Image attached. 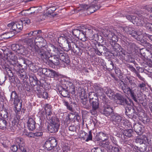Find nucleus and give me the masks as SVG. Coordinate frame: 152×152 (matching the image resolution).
Instances as JSON below:
<instances>
[{
    "mask_svg": "<svg viewBox=\"0 0 152 152\" xmlns=\"http://www.w3.org/2000/svg\"><path fill=\"white\" fill-rule=\"evenodd\" d=\"M50 56L51 57L49 58L48 61L50 63V66L53 65V64L57 66L59 65L60 62L62 67H65L70 63L69 58L68 56L64 53V51L60 49L56 48L53 45H52L50 49Z\"/></svg>",
    "mask_w": 152,
    "mask_h": 152,
    "instance_id": "nucleus-1",
    "label": "nucleus"
},
{
    "mask_svg": "<svg viewBox=\"0 0 152 152\" xmlns=\"http://www.w3.org/2000/svg\"><path fill=\"white\" fill-rule=\"evenodd\" d=\"M116 31L115 30L110 31L108 30H106L103 32L104 35L108 39L112 40L111 44L112 47V51L115 55L118 56L120 55V50L121 46L116 43L118 40V37L116 35Z\"/></svg>",
    "mask_w": 152,
    "mask_h": 152,
    "instance_id": "nucleus-2",
    "label": "nucleus"
},
{
    "mask_svg": "<svg viewBox=\"0 0 152 152\" xmlns=\"http://www.w3.org/2000/svg\"><path fill=\"white\" fill-rule=\"evenodd\" d=\"M51 108V106L50 105L46 104L45 105V110L47 120L50 124L60 125L59 119L52 113Z\"/></svg>",
    "mask_w": 152,
    "mask_h": 152,
    "instance_id": "nucleus-3",
    "label": "nucleus"
},
{
    "mask_svg": "<svg viewBox=\"0 0 152 152\" xmlns=\"http://www.w3.org/2000/svg\"><path fill=\"white\" fill-rule=\"evenodd\" d=\"M88 30L87 28L85 27L80 28L78 29H73L72 34L78 39L83 41H85L87 39L86 32Z\"/></svg>",
    "mask_w": 152,
    "mask_h": 152,
    "instance_id": "nucleus-4",
    "label": "nucleus"
},
{
    "mask_svg": "<svg viewBox=\"0 0 152 152\" xmlns=\"http://www.w3.org/2000/svg\"><path fill=\"white\" fill-rule=\"evenodd\" d=\"M104 102V105L101 110V113L106 116L112 115L114 113L111 105L112 102L107 99H105Z\"/></svg>",
    "mask_w": 152,
    "mask_h": 152,
    "instance_id": "nucleus-5",
    "label": "nucleus"
},
{
    "mask_svg": "<svg viewBox=\"0 0 152 152\" xmlns=\"http://www.w3.org/2000/svg\"><path fill=\"white\" fill-rule=\"evenodd\" d=\"M130 87H127V89H126V91L127 92V94H129L131 98L136 103H138V100L139 96L137 95V98L136 94V88L137 85L134 82L130 84Z\"/></svg>",
    "mask_w": 152,
    "mask_h": 152,
    "instance_id": "nucleus-6",
    "label": "nucleus"
},
{
    "mask_svg": "<svg viewBox=\"0 0 152 152\" xmlns=\"http://www.w3.org/2000/svg\"><path fill=\"white\" fill-rule=\"evenodd\" d=\"M13 100L15 110L17 112L20 111L22 107V102L20 101L19 97L15 91H12L10 95V100Z\"/></svg>",
    "mask_w": 152,
    "mask_h": 152,
    "instance_id": "nucleus-7",
    "label": "nucleus"
},
{
    "mask_svg": "<svg viewBox=\"0 0 152 152\" xmlns=\"http://www.w3.org/2000/svg\"><path fill=\"white\" fill-rule=\"evenodd\" d=\"M58 40L59 42H60V43H61L62 48L64 50L67 52L71 50V42L68 41L66 36H60L58 38Z\"/></svg>",
    "mask_w": 152,
    "mask_h": 152,
    "instance_id": "nucleus-8",
    "label": "nucleus"
},
{
    "mask_svg": "<svg viewBox=\"0 0 152 152\" xmlns=\"http://www.w3.org/2000/svg\"><path fill=\"white\" fill-rule=\"evenodd\" d=\"M23 42L26 43L28 46V48L32 52L37 50L39 47L34 43V39L33 37L31 38H27L23 39Z\"/></svg>",
    "mask_w": 152,
    "mask_h": 152,
    "instance_id": "nucleus-9",
    "label": "nucleus"
},
{
    "mask_svg": "<svg viewBox=\"0 0 152 152\" xmlns=\"http://www.w3.org/2000/svg\"><path fill=\"white\" fill-rule=\"evenodd\" d=\"M8 26L11 27L12 30L17 32H19L23 28V23L20 20L18 21L12 22L7 25Z\"/></svg>",
    "mask_w": 152,
    "mask_h": 152,
    "instance_id": "nucleus-10",
    "label": "nucleus"
},
{
    "mask_svg": "<svg viewBox=\"0 0 152 152\" xmlns=\"http://www.w3.org/2000/svg\"><path fill=\"white\" fill-rule=\"evenodd\" d=\"M57 145L56 140L54 138H50L46 141L44 144V146L48 151L51 150Z\"/></svg>",
    "mask_w": 152,
    "mask_h": 152,
    "instance_id": "nucleus-11",
    "label": "nucleus"
},
{
    "mask_svg": "<svg viewBox=\"0 0 152 152\" xmlns=\"http://www.w3.org/2000/svg\"><path fill=\"white\" fill-rule=\"evenodd\" d=\"M88 31L86 32V35L90 38V40H94L95 41L98 40L100 38L102 39V37L99 35L97 33L96 30L93 29H89L87 28Z\"/></svg>",
    "mask_w": 152,
    "mask_h": 152,
    "instance_id": "nucleus-12",
    "label": "nucleus"
},
{
    "mask_svg": "<svg viewBox=\"0 0 152 152\" xmlns=\"http://www.w3.org/2000/svg\"><path fill=\"white\" fill-rule=\"evenodd\" d=\"M115 96L117 99V102L118 104L123 105L126 107L131 105V100H130L129 101L127 100L121 95L118 94H116Z\"/></svg>",
    "mask_w": 152,
    "mask_h": 152,
    "instance_id": "nucleus-13",
    "label": "nucleus"
},
{
    "mask_svg": "<svg viewBox=\"0 0 152 152\" xmlns=\"http://www.w3.org/2000/svg\"><path fill=\"white\" fill-rule=\"evenodd\" d=\"M79 41L76 40H72L71 42V50L74 53L77 55L81 54L82 51H81V49L78 46V44Z\"/></svg>",
    "mask_w": 152,
    "mask_h": 152,
    "instance_id": "nucleus-14",
    "label": "nucleus"
},
{
    "mask_svg": "<svg viewBox=\"0 0 152 152\" xmlns=\"http://www.w3.org/2000/svg\"><path fill=\"white\" fill-rule=\"evenodd\" d=\"M48 52H46L45 50L39 48L37 51H34V52H35L37 53L39 57H40L42 60L45 59L47 60L49 59V56L51 55L50 54V50H48Z\"/></svg>",
    "mask_w": 152,
    "mask_h": 152,
    "instance_id": "nucleus-15",
    "label": "nucleus"
},
{
    "mask_svg": "<svg viewBox=\"0 0 152 152\" xmlns=\"http://www.w3.org/2000/svg\"><path fill=\"white\" fill-rule=\"evenodd\" d=\"M148 16L145 18V17H140L139 18L137 17L135 19V21L134 24L138 26H144L146 27V25L147 23H149L148 22Z\"/></svg>",
    "mask_w": 152,
    "mask_h": 152,
    "instance_id": "nucleus-16",
    "label": "nucleus"
},
{
    "mask_svg": "<svg viewBox=\"0 0 152 152\" xmlns=\"http://www.w3.org/2000/svg\"><path fill=\"white\" fill-rule=\"evenodd\" d=\"M123 30L128 34L134 37L136 39H137L138 37L140 35L139 33L134 30L131 27L126 26L123 28Z\"/></svg>",
    "mask_w": 152,
    "mask_h": 152,
    "instance_id": "nucleus-17",
    "label": "nucleus"
},
{
    "mask_svg": "<svg viewBox=\"0 0 152 152\" xmlns=\"http://www.w3.org/2000/svg\"><path fill=\"white\" fill-rule=\"evenodd\" d=\"M92 109L91 110V112L92 114L94 115L96 113L97 110L99 107V102L98 99H95L94 100H90L89 102Z\"/></svg>",
    "mask_w": 152,
    "mask_h": 152,
    "instance_id": "nucleus-18",
    "label": "nucleus"
},
{
    "mask_svg": "<svg viewBox=\"0 0 152 152\" xmlns=\"http://www.w3.org/2000/svg\"><path fill=\"white\" fill-rule=\"evenodd\" d=\"M96 53L99 56L102 55V53L104 52L105 53L107 51V49L105 47L97 44L94 48Z\"/></svg>",
    "mask_w": 152,
    "mask_h": 152,
    "instance_id": "nucleus-19",
    "label": "nucleus"
},
{
    "mask_svg": "<svg viewBox=\"0 0 152 152\" xmlns=\"http://www.w3.org/2000/svg\"><path fill=\"white\" fill-rule=\"evenodd\" d=\"M123 117L118 114L114 113L111 115V119L113 123L117 126L119 125L120 123L122 120Z\"/></svg>",
    "mask_w": 152,
    "mask_h": 152,
    "instance_id": "nucleus-20",
    "label": "nucleus"
},
{
    "mask_svg": "<svg viewBox=\"0 0 152 152\" xmlns=\"http://www.w3.org/2000/svg\"><path fill=\"white\" fill-rule=\"evenodd\" d=\"M58 90V92L62 96L64 97H69V91L67 90L66 86H65L64 85L62 86H59Z\"/></svg>",
    "mask_w": 152,
    "mask_h": 152,
    "instance_id": "nucleus-21",
    "label": "nucleus"
},
{
    "mask_svg": "<svg viewBox=\"0 0 152 152\" xmlns=\"http://www.w3.org/2000/svg\"><path fill=\"white\" fill-rule=\"evenodd\" d=\"M129 107L126 106L125 107V113L130 118H133L135 116V111L134 109L132 107L129 106Z\"/></svg>",
    "mask_w": 152,
    "mask_h": 152,
    "instance_id": "nucleus-22",
    "label": "nucleus"
},
{
    "mask_svg": "<svg viewBox=\"0 0 152 152\" xmlns=\"http://www.w3.org/2000/svg\"><path fill=\"white\" fill-rule=\"evenodd\" d=\"M28 60L23 57H19L17 59V63L18 65L21 68L24 69H26Z\"/></svg>",
    "mask_w": 152,
    "mask_h": 152,
    "instance_id": "nucleus-23",
    "label": "nucleus"
},
{
    "mask_svg": "<svg viewBox=\"0 0 152 152\" xmlns=\"http://www.w3.org/2000/svg\"><path fill=\"white\" fill-rule=\"evenodd\" d=\"M29 80L30 83L32 86H34L36 85H39L40 82L39 81L36 76L34 74H31L29 76Z\"/></svg>",
    "mask_w": 152,
    "mask_h": 152,
    "instance_id": "nucleus-24",
    "label": "nucleus"
},
{
    "mask_svg": "<svg viewBox=\"0 0 152 152\" xmlns=\"http://www.w3.org/2000/svg\"><path fill=\"white\" fill-rule=\"evenodd\" d=\"M135 142L140 145L145 144L148 142L147 138L145 135L140 136L137 137Z\"/></svg>",
    "mask_w": 152,
    "mask_h": 152,
    "instance_id": "nucleus-25",
    "label": "nucleus"
},
{
    "mask_svg": "<svg viewBox=\"0 0 152 152\" xmlns=\"http://www.w3.org/2000/svg\"><path fill=\"white\" fill-rule=\"evenodd\" d=\"M27 127L29 130L33 131L35 129L36 123L31 118H29L27 121Z\"/></svg>",
    "mask_w": 152,
    "mask_h": 152,
    "instance_id": "nucleus-26",
    "label": "nucleus"
},
{
    "mask_svg": "<svg viewBox=\"0 0 152 152\" xmlns=\"http://www.w3.org/2000/svg\"><path fill=\"white\" fill-rule=\"evenodd\" d=\"M60 125L58 124L55 125L53 124H50L48 126V131L52 133H56L58 132Z\"/></svg>",
    "mask_w": 152,
    "mask_h": 152,
    "instance_id": "nucleus-27",
    "label": "nucleus"
},
{
    "mask_svg": "<svg viewBox=\"0 0 152 152\" xmlns=\"http://www.w3.org/2000/svg\"><path fill=\"white\" fill-rule=\"evenodd\" d=\"M99 145L106 149L108 152L112 146L110 144V142L108 141H106V140L101 142Z\"/></svg>",
    "mask_w": 152,
    "mask_h": 152,
    "instance_id": "nucleus-28",
    "label": "nucleus"
},
{
    "mask_svg": "<svg viewBox=\"0 0 152 152\" xmlns=\"http://www.w3.org/2000/svg\"><path fill=\"white\" fill-rule=\"evenodd\" d=\"M59 76V74L58 72L53 69H49L47 77H50L54 78L57 77Z\"/></svg>",
    "mask_w": 152,
    "mask_h": 152,
    "instance_id": "nucleus-29",
    "label": "nucleus"
},
{
    "mask_svg": "<svg viewBox=\"0 0 152 152\" xmlns=\"http://www.w3.org/2000/svg\"><path fill=\"white\" fill-rule=\"evenodd\" d=\"M69 84L67 85V86H66V88L69 91V93H70L72 94H75V87L74 86L73 83H69Z\"/></svg>",
    "mask_w": 152,
    "mask_h": 152,
    "instance_id": "nucleus-30",
    "label": "nucleus"
},
{
    "mask_svg": "<svg viewBox=\"0 0 152 152\" xmlns=\"http://www.w3.org/2000/svg\"><path fill=\"white\" fill-rule=\"evenodd\" d=\"M108 138V137L107 135L106 134L102 132H100L99 133L98 135V140L100 141V140L103 141H105L107 140Z\"/></svg>",
    "mask_w": 152,
    "mask_h": 152,
    "instance_id": "nucleus-31",
    "label": "nucleus"
},
{
    "mask_svg": "<svg viewBox=\"0 0 152 152\" xmlns=\"http://www.w3.org/2000/svg\"><path fill=\"white\" fill-rule=\"evenodd\" d=\"M3 68L4 69V73L11 78V77L13 76V74L10 69L9 67L5 66H4V67H3Z\"/></svg>",
    "mask_w": 152,
    "mask_h": 152,
    "instance_id": "nucleus-32",
    "label": "nucleus"
},
{
    "mask_svg": "<svg viewBox=\"0 0 152 152\" xmlns=\"http://www.w3.org/2000/svg\"><path fill=\"white\" fill-rule=\"evenodd\" d=\"M7 121L4 118H0V129L3 130L6 129L7 126Z\"/></svg>",
    "mask_w": 152,
    "mask_h": 152,
    "instance_id": "nucleus-33",
    "label": "nucleus"
},
{
    "mask_svg": "<svg viewBox=\"0 0 152 152\" xmlns=\"http://www.w3.org/2000/svg\"><path fill=\"white\" fill-rule=\"evenodd\" d=\"M118 85L119 88L123 90L125 93L127 94V92L126 91V89H127V87H126V85L123 81H121L119 80L118 81Z\"/></svg>",
    "mask_w": 152,
    "mask_h": 152,
    "instance_id": "nucleus-34",
    "label": "nucleus"
},
{
    "mask_svg": "<svg viewBox=\"0 0 152 152\" xmlns=\"http://www.w3.org/2000/svg\"><path fill=\"white\" fill-rule=\"evenodd\" d=\"M26 52L27 50L25 48L21 45H20L19 48L17 51L18 53L23 55H25Z\"/></svg>",
    "mask_w": 152,
    "mask_h": 152,
    "instance_id": "nucleus-35",
    "label": "nucleus"
},
{
    "mask_svg": "<svg viewBox=\"0 0 152 152\" xmlns=\"http://www.w3.org/2000/svg\"><path fill=\"white\" fill-rule=\"evenodd\" d=\"M23 139L21 137H17L15 139V143L19 146V148L20 146L24 145Z\"/></svg>",
    "mask_w": 152,
    "mask_h": 152,
    "instance_id": "nucleus-36",
    "label": "nucleus"
},
{
    "mask_svg": "<svg viewBox=\"0 0 152 152\" xmlns=\"http://www.w3.org/2000/svg\"><path fill=\"white\" fill-rule=\"evenodd\" d=\"M96 94L98 96L102 95L103 92V89L100 87L96 86L95 87Z\"/></svg>",
    "mask_w": 152,
    "mask_h": 152,
    "instance_id": "nucleus-37",
    "label": "nucleus"
},
{
    "mask_svg": "<svg viewBox=\"0 0 152 152\" xmlns=\"http://www.w3.org/2000/svg\"><path fill=\"white\" fill-rule=\"evenodd\" d=\"M97 95L94 92H90L89 94L88 98L89 99V102L90 100L94 101L95 99H98L97 97Z\"/></svg>",
    "mask_w": 152,
    "mask_h": 152,
    "instance_id": "nucleus-38",
    "label": "nucleus"
},
{
    "mask_svg": "<svg viewBox=\"0 0 152 152\" xmlns=\"http://www.w3.org/2000/svg\"><path fill=\"white\" fill-rule=\"evenodd\" d=\"M125 17L127 19L134 24L136 20L135 19H136L137 18L135 16L133 15H126Z\"/></svg>",
    "mask_w": 152,
    "mask_h": 152,
    "instance_id": "nucleus-39",
    "label": "nucleus"
},
{
    "mask_svg": "<svg viewBox=\"0 0 152 152\" xmlns=\"http://www.w3.org/2000/svg\"><path fill=\"white\" fill-rule=\"evenodd\" d=\"M51 13L53 14V13L51 12H48L45 14L41 15L38 17V18L39 20L42 21L45 20L47 16H49L50 15H51Z\"/></svg>",
    "mask_w": 152,
    "mask_h": 152,
    "instance_id": "nucleus-40",
    "label": "nucleus"
},
{
    "mask_svg": "<svg viewBox=\"0 0 152 152\" xmlns=\"http://www.w3.org/2000/svg\"><path fill=\"white\" fill-rule=\"evenodd\" d=\"M124 43H126V46L128 48V49H129L130 50H133L134 49H135L136 47L135 44L134 43L131 42L129 43L128 42H125L124 41Z\"/></svg>",
    "mask_w": 152,
    "mask_h": 152,
    "instance_id": "nucleus-41",
    "label": "nucleus"
},
{
    "mask_svg": "<svg viewBox=\"0 0 152 152\" xmlns=\"http://www.w3.org/2000/svg\"><path fill=\"white\" fill-rule=\"evenodd\" d=\"M81 102L85 108H86V109L89 108V104L87 98L82 99Z\"/></svg>",
    "mask_w": 152,
    "mask_h": 152,
    "instance_id": "nucleus-42",
    "label": "nucleus"
},
{
    "mask_svg": "<svg viewBox=\"0 0 152 152\" xmlns=\"http://www.w3.org/2000/svg\"><path fill=\"white\" fill-rule=\"evenodd\" d=\"M80 137L83 138L84 140H85L87 142H88L89 140H92V137L91 131H89L88 134L86 138L85 137H83V136H82L81 135H80Z\"/></svg>",
    "mask_w": 152,
    "mask_h": 152,
    "instance_id": "nucleus-43",
    "label": "nucleus"
},
{
    "mask_svg": "<svg viewBox=\"0 0 152 152\" xmlns=\"http://www.w3.org/2000/svg\"><path fill=\"white\" fill-rule=\"evenodd\" d=\"M133 132V131L132 130L127 129L124 131L123 134L126 137H130L132 136Z\"/></svg>",
    "mask_w": 152,
    "mask_h": 152,
    "instance_id": "nucleus-44",
    "label": "nucleus"
},
{
    "mask_svg": "<svg viewBox=\"0 0 152 152\" xmlns=\"http://www.w3.org/2000/svg\"><path fill=\"white\" fill-rule=\"evenodd\" d=\"M16 56H15L14 58L12 59L11 64L14 66L13 69H15L16 66H18L17 59Z\"/></svg>",
    "mask_w": 152,
    "mask_h": 152,
    "instance_id": "nucleus-45",
    "label": "nucleus"
},
{
    "mask_svg": "<svg viewBox=\"0 0 152 152\" xmlns=\"http://www.w3.org/2000/svg\"><path fill=\"white\" fill-rule=\"evenodd\" d=\"M40 7H31L30 9L31 10L32 12H30V14H37L39 12V10H40Z\"/></svg>",
    "mask_w": 152,
    "mask_h": 152,
    "instance_id": "nucleus-46",
    "label": "nucleus"
},
{
    "mask_svg": "<svg viewBox=\"0 0 152 152\" xmlns=\"http://www.w3.org/2000/svg\"><path fill=\"white\" fill-rule=\"evenodd\" d=\"M49 70V69L45 68H41L39 69V72L41 73H42V74L45 75L47 77Z\"/></svg>",
    "mask_w": 152,
    "mask_h": 152,
    "instance_id": "nucleus-47",
    "label": "nucleus"
},
{
    "mask_svg": "<svg viewBox=\"0 0 152 152\" xmlns=\"http://www.w3.org/2000/svg\"><path fill=\"white\" fill-rule=\"evenodd\" d=\"M138 148V150L141 152H145L146 150V145L145 144L140 145Z\"/></svg>",
    "mask_w": 152,
    "mask_h": 152,
    "instance_id": "nucleus-48",
    "label": "nucleus"
},
{
    "mask_svg": "<svg viewBox=\"0 0 152 152\" xmlns=\"http://www.w3.org/2000/svg\"><path fill=\"white\" fill-rule=\"evenodd\" d=\"M63 103L64 105L66 107L67 109L71 112H73L74 111V110L72 108V106L69 105L67 102L64 100L63 101Z\"/></svg>",
    "mask_w": 152,
    "mask_h": 152,
    "instance_id": "nucleus-49",
    "label": "nucleus"
},
{
    "mask_svg": "<svg viewBox=\"0 0 152 152\" xmlns=\"http://www.w3.org/2000/svg\"><path fill=\"white\" fill-rule=\"evenodd\" d=\"M29 68L31 70L32 72H36L38 69V67L36 66L35 64H32L30 65Z\"/></svg>",
    "mask_w": 152,
    "mask_h": 152,
    "instance_id": "nucleus-50",
    "label": "nucleus"
},
{
    "mask_svg": "<svg viewBox=\"0 0 152 152\" xmlns=\"http://www.w3.org/2000/svg\"><path fill=\"white\" fill-rule=\"evenodd\" d=\"M120 124L121 126L123 127L125 126V127H126V126H128V124L129 125L130 124L128 121L126 119H122V120L121 121Z\"/></svg>",
    "mask_w": 152,
    "mask_h": 152,
    "instance_id": "nucleus-51",
    "label": "nucleus"
},
{
    "mask_svg": "<svg viewBox=\"0 0 152 152\" xmlns=\"http://www.w3.org/2000/svg\"><path fill=\"white\" fill-rule=\"evenodd\" d=\"M91 152H104L103 148H100L98 147L94 148L91 150Z\"/></svg>",
    "mask_w": 152,
    "mask_h": 152,
    "instance_id": "nucleus-52",
    "label": "nucleus"
},
{
    "mask_svg": "<svg viewBox=\"0 0 152 152\" xmlns=\"http://www.w3.org/2000/svg\"><path fill=\"white\" fill-rule=\"evenodd\" d=\"M20 45L17 44H13L11 46V48L13 50L16 51L17 53V51L19 48Z\"/></svg>",
    "mask_w": 152,
    "mask_h": 152,
    "instance_id": "nucleus-53",
    "label": "nucleus"
},
{
    "mask_svg": "<svg viewBox=\"0 0 152 152\" xmlns=\"http://www.w3.org/2000/svg\"><path fill=\"white\" fill-rule=\"evenodd\" d=\"M134 129L135 132L137 133H139L141 130V128L139 124H135L134 126Z\"/></svg>",
    "mask_w": 152,
    "mask_h": 152,
    "instance_id": "nucleus-54",
    "label": "nucleus"
},
{
    "mask_svg": "<svg viewBox=\"0 0 152 152\" xmlns=\"http://www.w3.org/2000/svg\"><path fill=\"white\" fill-rule=\"evenodd\" d=\"M18 75L22 79H24L26 77V72L24 71L22 72L21 70L19 71Z\"/></svg>",
    "mask_w": 152,
    "mask_h": 152,
    "instance_id": "nucleus-55",
    "label": "nucleus"
},
{
    "mask_svg": "<svg viewBox=\"0 0 152 152\" xmlns=\"http://www.w3.org/2000/svg\"><path fill=\"white\" fill-rule=\"evenodd\" d=\"M78 44V46H79V47L81 49V51H82L83 50L84 48H86V45H84V42H80L79 41V43Z\"/></svg>",
    "mask_w": 152,
    "mask_h": 152,
    "instance_id": "nucleus-56",
    "label": "nucleus"
},
{
    "mask_svg": "<svg viewBox=\"0 0 152 152\" xmlns=\"http://www.w3.org/2000/svg\"><path fill=\"white\" fill-rule=\"evenodd\" d=\"M119 149L118 147L111 146L110 149L109 151V152H118Z\"/></svg>",
    "mask_w": 152,
    "mask_h": 152,
    "instance_id": "nucleus-57",
    "label": "nucleus"
},
{
    "mask_svg": "<svg viewBox=\"0 0 152 152\" xmlns=\"http://www.w3.org/2000/svg\"><path fill=\"white\" fill-rule=\"evenodd\" d=\"M10 150L13 152H16L18 149L19 148L17 145H13L10 147Z\"/></svg>",
    "mask_w": 152,
    "mask_h": 152,
    "instance_id": "nucleus-58",
    "label": "nucleus"
},
{
    "mask_svg": "<svg viewBox=\"0 0 152 152\" xmlns=\"http://www.w3.org/2000/svg\"><path fill=\"white\" fill-rule=\"evenodd\" d=\"M56 9L55 7H50L48 9V12H51V13H53V14L51 13V15H50L52 16L53 17H54V15H56V14H54V13L53 12V11H54L56 10Z\"/></svg>",
    "mask_w": 152,
    "mask_h": 152,
    "instance_id": "nucleus-59",
    "label": "nucleus"
},
{
    "mask_svg": "<svg viewBox=\"0 0 152 152\" xmlns=\"http://www.w3.org/2000/svg\"><path fill=\"white\" fill-rule=\"evenodd\" d=\"M48 94L46 92H43L42 94L39 95V97L41 98L42 97L44 99H47L48 97Z\"/></svg>",
    "mask_w": 152,
    "mask_h": 152,
    "instance_id": "nucleus-60",
    "label": "nucleus"
},
{
    "mask_svg": "<svg viewBox=\"0 0 152 152\" xmlns=\"http://www.w3.org/2000/svg\"><path fill=\"white\" fill-rule=\"evenodd\" d=\"M146 28L149 31L152 32V23H147L146 25Z\"/></svg>",
    "mask_w": 152,
    "mask_h": 152,
    "instance_id": "nucleus-61",
    "label": "nucleus"
},
{
    "mask_svg": "<svg viewBox=\"0 0 152 152\" xmlns=\"http://www.w3.org/2000/svg\"><path fill=\"white\" fill-rule=\"evenodd\" d=\"M21 21H22V22L23 23V24H28L31 23L30 20V19H28L27 18H26L25 19H22V20H20Z\"/></svg>",
    "mask_w": 152,
    "mask_h": 152,
    "instance_id": "nucleus-62",
    "label": "nucleus"
},
{
    "mask_svg": "<svg viewBox=\"0 0 152 152\" xmlns=\"http://www.w3.org/2000/svg\"><path fill=\"white\" fill-rule=\"evenodd\" d=\"M126 80L127 81H128L129 83L131 84L132 83H133L134 82V80H133V79L132 77L127 76L126 78Z\"/></svg>",
    "mask_w": 152,
    "mask_h": 152,
    "instance_id": "nucleus-63",
    "label": "nucleus"
},
{
    "mask_svg": "<svg viewBox=\"0 0 152 152\" xmlns=\"http://www.w3.org/2000/svg\"><path fill=\"white\" fill-rule=\"evenodd\" d=\"M63 150L64 152H68L70 150V148L69 146L65 145L64 146Z\"/></svg>",
    "mask_w": 152,
    "mask_h": 152,
    "instance_id": "nucleus-64",
    "label": "nucleus"
}]
</instances>
